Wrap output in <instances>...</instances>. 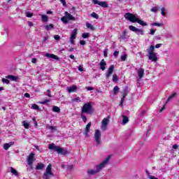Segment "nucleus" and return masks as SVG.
Returning <instances> with one entry per match:
<instances>
[{"label":"nucleus","instance_id":"1","mask_svg":"<svg viewBox=\"0 0 179 179\" xmlns=\"http://www.w3.org/2000/svg\"><path fill=\"white\" fill-rule=\"evenodd\" d=\"M124 17L127 19V20L131 22V23H138V24H141V26H148V24L145 22V21L139 20L136 17V16L131 13H125Z\"/></svg>","mask_w":179,"mask_h":179},{"label":"nucleus","instance_id":"2","mask_svg":"<svg viewBox=\"0 0 179 179\" xmlns=\"http://www.w3.org/2000/svg\"><path fill=\"white\" fill-rule=\"evenodd\" d=\"M110 159H111V155H108L104 161H103L100 164L96 166V171L92 169V170H88L87 173L90 176H94V174H96V173H99L101 169H103V167H106V165L108 162H110Z\"/></svg>","mask_w":179,"mask_h":179},{"label":"nucleus","instance_id":"3","mask_svg":"<svg viewBox=\"0 0 179 179\" xmlns=\"http://www.w3.org/2000/svg\"><path fill=\"white\" fill-rule=\"evenodd\" d=\"M48 149H50V150L57 152L59 155H62L63 156H66V155H69V151L58 145H55V144L54 143L50 144L48 146Z\"/></svg>","mask_w":179,"mask_h":179},{"label":"nucleus","instance_id":"4","mask_svg":"<svg viewBox=\"0 0 179 179\" xmlns=\"http://www.w3.org/2000/svg\"><path fill=\"white\" fill-rule=\"evenodd\" d=\"M93 109V106H92V103H87L83 105V108L81 110L82 114H90L92 113V110Z\"/></svg>","mask_w":179,"mask_h":179},{"label":"nucleus","instance_id":"5","mask_svg":"<svg viewBox=\"0 0 179 179\" xmlns=\"http://www.w3.org/2000/svg\"><path fill=\"white\" fill-rule=\"evenodd\" d=\"M94 138L96 145H100V143H101V141H100V138H101V131H100L99 129L95 130Z\"/></svg>","mask_w":179,"mask_h":179},{"label":"nucleus","instance_id":"6","mask_svg":"<svg viewBox=\"0 0 179 179\" xmlns=\"http://www.w3.org/2000/svg\"><path fill=\"white\" fill-rule=\"evenodd\" d=\"M129 29L131 30V31H134L136 34H141V36H143L144 34L143 29H138L133 25L129 26Z\"/></svg>","mask_w":179,"mask_h":179},{"label":"nucleus","instance_id":"7","mask_svg":"<svg viewBox=\"0 0 179 179\" xmlns=\"http://www.w3.org/2000/svg\"><path fill=\"white\" fill-rule=\"evenodd\" d=\"M108 122H110V117L108 116V117H105L102 120V124L101 127L102 131H106V129H107V125H108Z\"/></svg>","mask_w":179,"mask_h":179},{"label":"nucleus","instance_id":"8","mask_svg":"<svg viewBox=\"0 0 179 179\" xmlns=\"http://www.w3.org/2000/svg\"><path fill=\"white\" fill-rule=\"evenodd\" d=\"M128 93H129V92L128 91V86H126L123 89V94H122V98L121 99V101H120V106H122L124 101H125V98L128 95Z\"/></svg>","mask_w":179,"mask_h":179},{"label":"nucleus","instance_id":"9","mask_svg":"<svg viewBox=\"0 0 179 179\" xmlns=\"http://www.w3.org/2000/svg\"><path fill=\"white\" fill-rule=\"evenodd\" d=\"M94 5H99L102 8H108V3L106 1H99L98 0H92Z\"/></svg>","mask_w":179,"mask_h":179},{"label":"nucleus","instance_id":"10","mask_svg":"<svg viewBox=\"0 0 179 179\" xmlns=\"http://www.w3.org/2000/svg\"><path fill=\"white\" fill-rule=\"evenodd\" d=\"M34 162V153L31 152L27 158V164L28 166H33Z\"/></svg>","mask_w":179,"mask_h":179},{"label":"nucleus","instance_id":"11","mask_svg":"<svg viewBox=\"0 0 179 179\" xmlns=\"http://www.w3.org/2000/svg\"><path fill=\"white\" fill-rule=\"evenodd\" d=\"M113 72H114V64H112L108 71L106 73V78H108L111 75H113Z\"/></svg>","mask_w":179,"mask_h":179},{"label":"nucleus","instance_id":"12","mask_svg":"<svg viewBox=\"0 0 179 179\" xmlns=\"http://www.w3.org/2000/svg\"><path fill=\"white\" fill-rule=\"evenodd\" d=\"M90 127H92V122H90L85 129L84 134L87 138H89V132H90Z\"/></svg>","mask_w":179,"mask_h":179},{"label":"nucleus","instance_id":"13","mask_svg":"<svg viewBox=\"0 0 179 179\" xmlns=\"http://www.w3.org/2000/svg\"><path fill=\"white\" fill-rule=\"evenodd\" d=\"M148 59L152 62H156L157 61V56H156V53H150V55H147Z\"/></svg>","mask_w":179,"mask_h":179},{"label":"nucleus","instance_id":"14","mask_svg":"<svg viewBox=\"0 0 179 179\" xmlns=\"http://www.w3.org/2000/svg\"><path fill=\"white\" fill-rule=\"evenodd\" d=\"M45 57H46L47 58H50L52 59H56L57 61L59 59V57H58V56L51 53H46L45 55Z\"/></svg>","mask_w":179,"mask_h":179},{"label":"nucleus","instance_id":"15","mask_svg":"<svg viewBox=\"0 0 179 179\" xmlns=\"http://www.w3.org/2000/svg\"><path fill=\"white\" fill-rule=\"evenodd\" d=\"M64 16H66L68 20H76V18L73 17V15H71V13H68V11L64 13Z\"/></svg>","mask_w":179,"mask_h":179},{"label":"nucleus","instance_id":"16","mask_svg":"<svg viewBox=\"0 0 179 179\" xmlns=\"http://www.w3.org/2000/svg\"><path fill=\"white\" fill-rule=\"evenodd\" d=\"M143 75H145V69H143L142 68L138 69V80H139L141 78H143Z\"/></svg>","mask_w":179,"mask_h":179},{"label":"nucleus","instance_id":"17","mask_svg":"<svg viewBox=\"0 0 179 179\" xmlns=\"http://www.w3.org/2000/svg\"><path fill=\"white\" fill-rule=\"evenodd\" d=\"M106 65L107 63L106 62V61H104V59H103L99 63L100 69H101V71H106Z\"/></svg>","mask_w":179,"mask_h":179},{"label":"nucleus","instance_id":"18","mask_svg":"<svg viewBox=\"0 0 179 179\" xmlns=\"http://www.w3.org/2000/svg\"><path fill=\"white\" fill-rule=\"evenodd\" d=\"M6 79H10V80H12L13 82H17L19 78H17L16 76L8 75L6 76Z\"/></svg>","mask_w":179,"mask_h":179},{"label":"nucleus","instance_id":"19","mask_svg":"<svg viewBox=\"0 0 179 179\" xmlns=\"http://www.w3.org/2000/svg\"><path fill=\"white\" fill-rule=\"evenodd\" d=\"M10 173L13 175L15 176V177H19V172H17V171H16V169H15L13 167L10 166L8 168Z\"/></svg>","mask_w":179,"mask_h":179},{"label":"nucleus","instance_id":"20","mask_svg":"<svg viewBox=\"0 0 179 179\" xmlns=\"http://www.w3.org/2000/svg\"><path fill=\"white\" fill-rule=\"evenodd\" d=\"M76 90H78V87H76V85H73L71 87H67V92H69V93H72Z\"/></svg>","mask_w":179,"mask_h":179},{"label":"nucleus","instance_id":"21","mask_svg":"<svg viewBox=\"0 0 179 179\" xmlns=\"http://www.w3.org/2000/svg\"><path fill=\"white\" fill-rule=\"evenodd\" d=\"M13 145H15V142H13V141H11V142H10L8 143H5L3 145L4 150H8V149H9V148H10V146H12Z\"/></svg>","mask_w":179,"mask_h":179},{"label":"nucleus","instance_id":"22","mask_svg":"<svg viewBox=\"0 0 179 179\" xmlns=\"http://www.w3.org/2000/svg\"><path fill=\"white\" fill-rule=\"evenodd\" d=\"M51 164H50L48 166H47V168H46V171H45V173H49V174H50V176H52V177H54V173H52V171H51Z\"/></svg>","mask_w":179,"mask_h":179},{"label":"nucleus","instance_id":"23","mask_svg":"<svg viewBox=\"0 0 179 179\" xmlns=\"http://www.w3.org/2000/svg\"><path fill=\"white\" fill-rule=\"evenodd\" d=\"M76 34H78V29H74L71 34L70 38L74 39L76 38Z\"/></svg>","mask_w":179,"mask_h":179},{"label":"nucleus","instance_id":"24","mask_svg":"<svg viewBox=\"0 0 179 179\" xmlns=\"http://www.w3.org/2000/svg\"><path fill=\"white\" fill-rule=\"evenodd\" d=\"M45 166H44V164L41 163V162H38L37 164H36V170H43L44 169Z\"/></svg>","mask_w":179,"mask_h":179},{"label":"nucleus","instance_id":"25","mask_svg":"<svg viewBox=\"0 0 179 179\" xmlns=\"http://www.w3.org/2000/svg\"><path fill=\"white\" fill-rule=\"evenodd\" d=\"M147 52L148 55L155 53V46L153 45H150L148 49H147Z\"/></svg>","mask_w":179,"mask_h":179},{"label":"nucleus","instance_id":"26","mask_svg":"<svg viewBox=\"0 0 179 179\" xmlns=\"http://www.w3.org/2000/svg\"><path fill=\"white\" fill-rule=\"evenodd\" d=\"M122 125H125V124H128V122H129V119H128V117H127L126 115H122Z\"/></svg>","mask_w":179,"mask_h":179},{"label":"nucleus","instance_id":"27","mask_svg":"<svg viewBox=\"0 0 179 179\" xmlns=\"http://www.w3.org/2000/svg\"><path fill=\"white\" fill-rule=\"evenodd\" d=\"M45 29L48 31H49V30H52V29H54V24H50L49 25H45Z\"/></svg>","mask_w":179,"mask_h":179},{"label":"nucleus","instance_id":"28","mask_svg":"<svg viewBox=\"0 0 179 179\" xmlns=\"http://www.w3.org/2000/svg\"><path fill=\"white\" fill-rule=\"evenodd\" d=\"M31 108H32V110H36V111L41 110L40 107L36 103L32 104Z\"/></svg>","mask_w":179,"mask_h":179},{"label":"nucleus","instance_id":"29","mask_svg":"<svg viewBox=\"0 0 179 179\" xmlns=\"http://www.w3.org/2000/svg\"><path fill=\"white\" fill-rule=\"evenodd\" d=\"M176 94H177L175 92V93L172 94L171 95H170V96L168 97V99H167V100H166L165 104H167V103H169V101H170V100L173 99V97H176Z\"/></svg>","mask_w":179,"mask_h":179},{"label":"nucleus","instance_id":"30","mask_svg":"<svg viewBox=\"0 0 179 179\" xmlns=\"http://www.w3.org/2000/svg\"><path fill=\"white\" fill-rule=\"evenodd\" d=\"M41 19L43 23H47V22H48V17L45 15H43L41 16Z\"/></svg>","mask_w":179,"mask_h":179},{"label":"nucleus","instance_id":"31","mask_svg":"<svg viewBox=\"0 0 179 179\" xmlns=\"http://www.w3.org/2000/svg\"><path fill=\"white\" fill-rule=\"evenodd\" d=\"M86 27H87V29H90V30H92V31L95 30L94 27L89 22L86 23Z\"/></svg>","mask_w":179,"mask_h":179},{"label":"nucleus","instance_id":"32","mask_svg":"<svg viewBox=\"0 0 179 179\" xmlns=\"http://www.w3.org/2000/svg\"><path fill=\"white\" fill-rule=\"evenodd\" d=\"M52 110L54 113H59L61 109L58 106H53Z\"/></svg>","mask_w":179,"mask_h":179},{"label":"nucleus","instance_id":"33","mask_svg":"<svg viewBox=\"0 0 179 179\" xmlns=\"http://www.w3.org/2000/svg\"><path fill=\"white\" fill-rule=\"evenodd\" d=\"M50 177H51V174L47 173L45 172L43 173V179H50Z\"/></svg>","mask_w":179,"mask_h":179},{"label":"nucleus","instance_id":"34","mask_svg":"<svg viewBox=\"0 0 179 179\" xmlns=\"http://www.w3.org/2000/svg\"><path fill=\"white\" fill-rule=\"evenodd\" d=\"M113 82H114L115 83H117V82H118V76H117V74H113Z\"/></svg>","mask_w":179,"mask_h":179},{"label":"nucleus","instance_id":"35","mask_svg":"<svg viewBox=\"0 0 179 179\" xmlns=\"http://www.w3.org/2000/svg\"><path fill=\"white\" fill-rule=\"evenodd\" d=\"M61 20H62V22H63V23H65L66 24H67V23H69V20H68V18H66V15H64V17H62L61 18Z\"/></svg>","mask_w":179,"mask_h":179},{"label":"nucleus","instance_id":"36","mask_svg":"<svg viewBox=\"0 0 179 179\" xmlns=\"http://www.w3.org/2000/svg\"><path fill=\"white\" fill-rule=\"evenodd\" d=\"M166 12H167L166 8L163 7L162 8H161V14L162 16H166Z\"/></svg>","mask_w":179,"mask_h":179},{"label":"nucleus","instance_id":"37","mask_svg":"<svg viewBox=\"0 0 179 179\" xmlns=\"http://www.w3.org/2000/svg\"><path fill=\"white\" fill-rule=\"evenodd\" d=\"M22 124H23L24 127L26 129H29V127H30V124H29L28 122H27L26 121H24V122H22Z\"/></svg>","mask_w":179,"mask_h":179},{"label":"nucleus","instance_id":"38","mask_svg":"<svg viewBox=\"0 0 179 179\" xmlns=\"http://www.w3.org/2000/svg\"><path fill=\"white\" fill-rule=\"evenodd\" d=\"M151 26H157V27H162V26H163V24L159 22H154L151 24Z\"/></svg>","mask_w":179,"mask_h":179},{"label":"nucleus","instance_id":"39","mask_svg":"<svg viewBox=\"0 0 179 179\" xmlns=\"http://www.w3.org/2000/svg\"><path fill=\"white\" fill-rule=\"evenodd\" d=\"M90 16L92 17H94V19H99V15H97V13H96L95 12L92 13Z\"/></svg>","mask_w":179,"mask_h":179},{"label":"nucleus","instance_id":"40","mask_svg":"<svg viewBox=\"0 0 179 179\" xmlns=\"http://www.w3.org/2000/svg\"><path fill=\"white\" fill-rule=\"evenodd\" d=\"M120 37L122 40H125L127 38V31H124Z\"/></svg>","mask_w":179,"mask_h":179},{"label":"nucleus","instance_id":"41","mask_svg":"<svg viewBox=\"0 0 179 179\" xmlns=\"http://www.w3.org/2000/svg\"><path fill=\"white\" fill-rule=\"evenodd\" d=\"M81 118L83 122H86V121H87V117H86V115L83 113L81 114Z\"/></svg>","mask_w":179,"mask_h":179},{"label":"nucleus","instance_id":"42","mask_svg":"<svg viewBox=\"0 0 179 179\" xmlns=\"http://www.w3.org/2000/svg\"><path fill=\"white\" fill-rule=\"evenodd\" d=\"M1 81L3 82V83H6V85H9V83H10L8 78H2Z\"/></svg>","mask_w":179,"mask_h":179},{"label":"nucleus","instance_id":"43","mask_svg":"<svg viewBox=\"0 0 179 179\" xmlns=\"http://www.w3.org/2000/svg\"><path fill=\"white\" fill-rule=\"evenodd\" d=\"M27 17H33V13L27 12L25 13Z\"/></svg>","mask_w":179,"mask_h":179},{"label":"nucleus","instance_id":"44","mask_svg":"<svg viewBox=\"0 0 179 179\" xmlns=\"http://www.w3.org/2000/svg\"><path fill=\"white\" fill-rule=\"evenodd\" d=\"M165 37L166 38H173V35L170 33H166L165 34Z\"/></svg>","mask_w":179,"mask_h":179},{"label":"nucleus","instance_id":"45","mask_svg":"<svg viewBox=\"0 0 179 179\" xmlns=\"http://www.w3.org/2000/svg\"><path fill=\"white\" fill-rule=\"evenodd\" d=\"M39 104H47V103H50V99H45V101H39Z\"/></svg>","mask_w":179,"mask_h":179},{"label":"nucleus","instance_id":"46","mask_svg":"<svg viewBox=\"0 0 179 179\" xmlns=\"http://www.w3.org/2000/svg\"><path fill=\"white\" fill-rule=\"evenodd\" d=\"M159 10V7H153L151 8V12H154V13H156Z\"/></svg>","mask_w":179,"mask_h":179},{"label":"nucleus","instance_id":"47","mask_svg":"<svg viewBox=\"0 0 179 179\" xmlns=\"http://www.w3.org/2000/svg\"><path fill=\"white\" fill-rule=\"evenodd\" d=\"M118 90H120V87H118V86H115V87L113 88L114 94H117V92H118Z\"/></svg>","mask_w":179,"mask_h":179},{"label":"nucleus","instance_id":"48","mask_svg":"<svg viewBox=\"0 0 179 179\" xmlns=\"http://www.w3.org/2000/svg\"><path fill=\"white\" fill-rule=\"evenodd\" d=\"M82 37L83 38H89V33H83Z\"/></svg>","mask_w":179,"mask_h":179},{"label":"nucleus","instance_id":"49","mask_svg":"<svg viewBox=\"0 0 179 179\" xmlns=\"http://www.w3.org/2000/svg\"><path fill=\"white\" fill-rule=\"evenodd\" d=\"M127 57H128L127 55H122L121 56V59H122V61H127Z\"/></svg>","mask_w":179,"mask_h":179},{"label":"nucleus","instance_id":"50","mask_svg":"<svg viewBox=\"0 0 179 179\" xmlns=\"http://www.w3.org/2000/svg\"><path fill=\"white\" fill-rule=\"evenodd\" d=\"M54 38H55V40H57L58 41L61 40V36H59V35H55Z\"/></svg>","mask_w":179,"mask_h":179},{"label":"nucleus","instance_id":"51","mask_svg":"<svg viewBox=\"0 0 179 179\" xmlns=\"http://www.w3.org/2000/svg\"><path fill=\"white\" fill-rule=\"evenodd\" d=\"M49 129H50L51 131H56L57 130V127L55 126H50L49 127Z\"/></svg>","mask_w":179,"mask_h":179},{"label":"nucleus","instance_id":"52","mask_svg":"<svg viewBox=\"0 0 179 179\" xmlns=\"http://www.w3.org/2000/svg\"><path fill=\"white\" fill-rule=\"evenodd\" d=\"M120 54L119 51L115 50L113 53V55L115 58H117V57H118V55Z\"/></svg>","mask_w":179,"mask_h":179},{"label":"nucleus","instance_id":"53","mask_svg":"<svg viewBox=\"0 0 179 179\" xmlns=\"http://www.w3.org/2000/svg\"><path fill=\"white\" fill-rule=\"evenodd\" d=\"M146 114V110H143L140 113V117H143Z\"/></svg>","mask_w":179,"mask_h":179},{"label":"nucleus","instance_id":"54","mask_svg":"<svg viewBox=\"0 0 179 179\" xmlns=\"http://www.w3.org/2000/svg\"><path fill=\"white\" fill-rule=\"evenodd\" d=\"M155 33H156V30L152 29L150 30V34L151 36H153V34H155Z\"/></svg>","mask_w":179,"mask_h":179},{"label":"nucleus","instance_id":"55","mask_svg":"<svg viewBox=\"0 0 179 179\" xmlns=\"http://www.w3.org/2000/svg\"><path fill=\"white\" fill-rule=\"evenodd\" d=\"M80 45H85L86 44V41L81 40V41H80Z\"/></svg>","mask_w":179,"mask_h":179},{"label":"nucleus","instance_id":"56","mask_svg":"<svg viewBox=\"0 0 179 179\" xmlns=\"http://www.w3.org/2000/svg\"><path fill=\"white\" fill-rule=\"evenodd\" d=\"M103 57H104L105 58H107V49H105V50H103Z\"/></svg>","mask_w":179,"mask_h":179},{"label":"nucleus","instance_id":"57","mask_svg":"<svg viewBox=\"0 0 179 179\" xmlns=\"http://www.w3.org/2000/svg\"><path fill=\"white\" fill-rule=\"evenodd\" d=\"M60 2H62L64 6H66V1L65 0H60Z\"/></svg>","mask_w":179,"mask_h":179},{"label":"nucleus","instance_id":"58","mask_svg":"<svg viewBox=\"0 0 179 179\" xmlns=\"http://www.w3.org/2000/svg\"><path fill=\"white\" fill-rule=\"evenodd\" d=\"M78 71H80V72H83V68L82 67V66H78Z\"/></svg>","mask_w":179,"mask_h":179},{"label":"nucleus","instance_id":"59","mask_svg":"<svg viewBox=\"0 0 179 179\" xmlns=\"http://www.w3.org/2000/svg\"><path fill=\"white\" fill-rule=\"evenodd\" d=\"M162 47V43H158L155 45V48H160Z\"/></svg>","mask_w":179,"mask_h":179},{"label":"nucleus","instance_id":"60","mask_svg":"<svg viewBox=\"0 0 179 179\" xmlns=\"http://www.w3.org/2000/svg\"><path fill=\"white\" fill-rule=\"evenodd\" d=\"M31 62H32V64H36V62H37V59H36V58H32Z\"/></svg>","mask_w":179,"mask_h":179},{"label":"nucleus","instance_id":"61","mask_svg":"<svg viewBox=\"0 0 179 179\" xmlns=\"http://www.w3.org/2000/svg\"><path fill=\"white\" fill-rule=\"evenodd\" d=\"M86 89H87V90H88V91H90V90H93V87H86Z\"/></svg>","mask_w":179,"mask_h":179},{"label":"nucleus","instance_id":"62","mask_svg":"<svg viewBox=\"0 0 179 179\" xmlns=\"http://www.w3.org/2000/svg\"><path fill=\"white\" fill-rule=\"evenodd\" d=\"M173 149H178V145L175 144L172 146Z\"/></svg>","mask_w":179,"mask_h":179},{"label":"nucleus","instance_id":"63","mask_svg":"<svg viewBox=\"0 0 179 179\" xmlns=\"http://www.w3.org/2000/svg\"><path fill=\"white\" fill-rule=\"evenodd\" d=\"M156 40H162V37H160V36H155Z\"/></svg>","mask_w":179,"mask_h":179},{"label":"nucleus","instance_id":"64","mask_svg":"<svg viewBox=\"0 0 179 179\" xmlns=\"http://www.w3.org/2000/svg\"><path fill=\"white\" fill-rule=\"evenodd\" d=\"M24 97H27V98L30 97V94H29V93H25V94H24Z\"/></svg>","mask_w":179,"mask_h":179}]
</instances>
